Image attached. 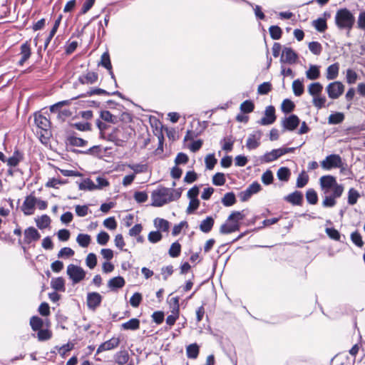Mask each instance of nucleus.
Instances as JSON below:
<instances>
[{"mask_svg":"<svg viewBox=\"0 0 365 365\" xmlns=\"http://www.w3.org/2000/svg\"><path fill=\"white\" fill-rule=\"evenodd\" d=\"M319 184L323 194L334 192L335 197H341L344 192L342 185L338 184L332 175H324L319 179Z\"/></svg>","mask_w":365,"mask_h":365,"instance_id":"f257e3e1","label":"nucleus"},{"mask_svg":"<svg viewBox=\"0 0 365 365\" xmlns=\"http://www.w3.org/2000/svg\"><path fill=\"white\" fill-rule=\"evenodd\" d=\"M335 23L340 29H346L348 33L352 29L355 23V17L353 14L347 9H341L336 13Z\"/></svg>","mask_w":365,"mask_h":365,"instance_id":"f03ea898","label":"nucleus"},{"mask_svg":"<svg viewBox=\"0 0 365 365\" xmlns=\"http://www.w3.org/2000/svg\"><path fill=\"white\" fill-rule=\"evenodd\" d=\"M171 194L170 188L160 187L153 191L151 194L152 205L161 207L170 202Z\"/></svg>","mask_w":365,"mask_h":365,"instance_id":"7ed1b4c3","label":"nucleus"},{"mask_svg":"<svg viewBox=\"0 0 365 365\" xmlns=\"http://www.w3.org/2000/svg\"><path fill=\"white\" fill-rule=\"evenodd\" d=\"M130 135L131 133L124 128H113L111 133L107 134L106 139L113 142L118 146H123V143L130 138Z\"/></svg>","mask_w":365,"mask_h":365,"instance_id":"20e7f679","label":"nucleus"},{"mask_svg":"<svg viewBox=\"0 0 365 365\" xmlns=\"http://www.w3.org/2000/svg\"><path fill=\"white\" fill-rule=\"evenodd\" d=\"M321 166L324 170H330L334 168H339L342 172L345 169V163L343 162L341 156L337 154L327 155L321 163Z\"/></svg>","mask_w":365,"mask_h":365,"instance_id":"39448f33","label":"nucleus"},{"mask_svg":"<svg viewBox=\"0 0 365 365\" xmlns=\"http://www.w3.org/2000/svg\"><path fill=\"white\" fill-rule=\"evenodd\" d=\"M66 274L73 284L83 281L86 277L85 270L80 266L70 264L67 267Z\"/></svg>","mask_w":365,"mask_h":365,"instance_id":"423d86ee","label":"nucleus"},{"mask_svg":"<svg viewBox=\"0 0 365 365\" xmlns=\"http://www.w3.org/2000/svg\"><path fill=\"white\" fill-rule=\"evenodd\" d=\"M34 121L36 126L41 129L40 139L41 142H43V139L47 140L50 128L49 120L41 114H36L35 115Z\"/></svg>","mask_w":365,"mask_h":365,"instance_id":"0eeeda50","label":"nucleus"},{"mask_svg":"<svg viewBox=\"0 0 365 365\" xmlns=\"http://www.w3.org/2000/svg\"><path fill=\"white\" fill-rule=\"evenodd\" d=\"M344 86L340 81L330 83L326 87V91L331 99L339 98L344 91Z\"/></svg>","mask_w":365,"mask_h":365,"instance_id":"6e6552de","label":"nucleus"},{"mask_svg":"<svg viewBox=\"0 0 365 365\" xmlns=\"http://www.w3.org/2000/svg\"><path fill=\"white\" fill-rule=\"evenodd\" d=\"M294 150V148H281L274 149L272 151L265 153L262 157V160L265 163H270L287 153H292Z\"/></svg>","mask_w":365,"mask_h":365,"instance_id":"1a4fd4ad","label":"nucleus"},{"mask_svg":"<svg viewBox=\"0 0 365 365\" xmlns=\"http://www.w3.org/2000/svg\"><path fill=\"white\" fill-rule=\"evenodd\" d=\"M276 120L275 109L272 106H269L264 111V116L259 120L258 123L262 125H271Z\"/></svg>","mask_w":365,"mask_h":365,"instance_id":"9d476101","label":"nucleus"},{"mask_svg":"<svg viewBox=\"0 0 365 365\" xmlns=\"http://www.w3.org/2000/svg\"><path fill=\"white\" fill-rule=\"evenodd\" d=\"M36 204V197L34 195L27 196L22 205V211L26 215H31L34 212Z\"/></svg>","mask_w":365,"mask_h":365,"instance_id":"9b49d317","label":"nucleus"},{"mask_svg":"<svg viewBox=\"0 0 365 365\" xmlns=\"http://www.w3.org/2000/svg\"><path fill=\"white\" fill-rule=\"evenodd\" d=\"M297 54L291 48H284L282 50L280 61L289 64H294L297 60Z\"/></svg>","mask_w":365,"mask_h":365,"instance_id":"f8f14e48","label":"nucleus"},{"mask_svg":"<svg viewBox=\"0 0 365 365\" xmlns=\"http://www.w3.org/2000/svg\"><path fill=\"white\" fill-rule=\"evenodd\" d=\"M24 242L26 244H31L33 242L38 241L41 235L38 231L34 227H29L24 230Z\"/></svg>","mask_w":365,"mask_h":365,"instance_id":"ddd939ff","label":"nucleus"},{"mask_svg":"<svg viewBox=\"0 0 365 365\" xmlns=\"http://www.w3.org/2000/svg\"><path fill=\"white\" fill-rule=\"evenodd\" d=\"M262 135V132L259 130L255 131L250 134L247 140V148L248 150H254L258 148L260 145Z\"/></svg>","mask_w":365,"mask_h":365,"instance_id":"4468645a","label":"nucleus"},{"mask_svg":"<svg viewBox=\"0 0 365 365\" xmlns=\"http://www.w3.org/2000/svg\"><path fill=\"white\" fill-rule=\"evenodd\" d=\"M299 123L300 120L296 115H291L282 120V125L284 129L292 131L297 128Z\"/></svg>","mask_w":365,"mask_h":365,"instance_id":"2eb2a0df","label":"nucleus"},{"mask_svg":"<svg viewBox=\"0 0 365 365\" xmlns=\"http://www.w3.org/2000/svg\"><path fill=\"white\" fill-rule=\"evenodd\" d=\"M102 297L98 292H91L87 295V306L90 309L95 310L101 303Z\"/></svg>","mask_w":365,"mask_h":365,"instance_id":"dca6fc26","label":"nucleus"},{"mask_svg":"<svg viewBox=\"0 0 365 365\" xmlns=\"http://www.w3.org/2000/svg\"><path fill=\"white\" fill-rule=\"evenodd\" d=\"M120 341L119 338H115V337L111 338L110 339L102 343L98 346V348L97 349V354L103 352V351H106L112 350V349L118 347L120 344Z\"/></svg>","mask_w":365,"mask_h":365,"instance_id":"f3484780","label":"nucleus"},{"mask_svg":"<svg viewBox=\"0 0 365 365\" xmlns=\"http://www.w3.org/2000/svg\"><path fill=\"white\" fill-rule=\"evenodd\" d=\"M284 200L294 205H300L303 200V195L301 192L294 191L285 196Z\"/></svg>","mask_w":365,"mask_h":365,"instance_id":"a211bd4d","label":"nucleus"},{"mask_svg":"<svg viewBox=\"0 0 365 365\" xmlns=\"http://www.w3.org/2000/svg\"><path fill=\"white\" fill-rule=\"evenodd\" d=\"M78 81L82 84H93L98 81V74L95 72H87L78 78Z\"/></svg>","mask_w":365,"mask_h":365,"instance_id":"6ab92c4d","label":"nucleus"},{"mask_svg":"<svg viewBox=\"0 0 365 365\" xmlns=\"http://www.w3.org/2000/svg\"><path fill=\"white\" fill-rule=\"evenodd\" d=\"M307 79L315 81L320 77V67L317 65H310L308 70L305 72Z\"/></svg>","mask_w":365,"mask_h":365,"instance_id":"aec40b11","label":"nucleus"},{"mask_svg":"<svg viewBox=\"0 0 365 365\" xmlns=\"http://www.w3.org/2000/svg\"><path fill=\"white\" fill-rule=\"evenodd\" d=\"M31 54V48L29 44L26 42L21 46V58L19 61L20 66H23L24 63L30 58Z\"/></svg>","mask_w":365,"mask_h":365,"instance_id":"412c9836","label":"nucleus"},{"mask_svg":"<svg viewBox=\"0 0 365 365\" xmlns=\"http://www.w3.org/2000/svg\"><path fill=\"white\" fill-rule=\"evenodd\" d=\"M154 226L157 231L168 232L170 228V222L163 218L157 217L153 221Z\"/></svg>","mask_w":365,"mask_h":365,"instance_id":"4be33fe9","label":"nucleus"},{"mask_svg":"<svg viewBox=\"0 0 365 365\" xmlns=\"http://www.w3.org/2000/svg\"><path fill=\"white\" fill-rule=\"evenodd\" d=\"M125 284V279L122 277H115L111 278L108 282V287L112 289L115 290L116 289L122 288L124 287Z\"/></svg>","mask_w":365,"mask_h":365,"instance_id":"5701e85b","label":"nucleus"},{"mask_svg":"<svg viewBox=\"0 0 365 365\" xmlns=\"http://www.w3.org/2000/svg\"><path fill=\"white\" fill-rule=\"evenodd\" d=\"M339 66L337 63H333L328 66L326 73V78L327 80H334L337 78L339 75Z\"/></svg>","mask_w":365,"mask_h":365,"instance_id":"b1692460","label":"nucleus"},{"mask_svg":"<svg viewBox=\"0 0 365 365\" xmlns=\"http://www.w3.org/2000/svg\"><path fill=\"white\" fill-rule=\"evenodd\" d=\"M323 86L319 82L312 83L307 88V91L312 97L322 94Z\"/></svg>","mask_w":365,"mask_h":365,"instance_id":"393cba45","label":"nucleus"},{"mask_svg":"<svg viewBox=\"0 0 365 365\" xmlns=\"http://www.w3.org/2000/svg\"><path fill=\"white\" fill-rule=\"evenodd\" d=\"M246 216L245 210L232 212L227 218V222L240 225V222Z\"/></svg>","mask_w":365,"mask_h":365,"instance_id":"a878e982","label":"nucleus"},{"mask_svg":"<svg viewBox=\"0 0 365 365\" xmlns=\"http://www.w3.org/2000/svg\"><path fill=\"white\" fill-rule=\"evenodd\" d=\"M240 230V225L227 222L221 225L220 232L222 234H230Z\"/></svg>","mask_w":365,"mask_h":365,"instance_id":"bb28decb","label":"nucleus"},{"mask_svg":"<svg viewBox=\"0 0 365 365\" xmlns=\"http://www.w3.org/2000/svg\"><path fill=\"white\" fill-rule=\"evenodd\" d=\"M99 64H101L102 66L108 69L111 76V78L115 79L114 74L112 71V66L110 60V56L108 52H105L103 53V55L101 56V63Z\"/></svg>","mask_w":365,"mask_h":365,"instance_id":"cd10ccee","label":"nucleus"},{"mask_svg":"<svg viewBox=\"0 0 365 365\" xmlns=\"http://www.w3.org/2000/svg\"><path fill=\"white\" fill-rule=\"evenodd\" d=\"M121 327L124 330H137L140 327V320L133 318L121 324Z\"/></svg>","mask_w":365,"mask_h":365,"instance_id":"c85d7f7f","label":"nucleus"},{"mask_svg":"<svg viewBox=\"0 0 365 365\" xmlns=\"http://www.w3.org/2000/svg\"><path fill=\"white\" fill-rule=\"evenodd\" d=\"M214 225V219L212 217H207L200 225V230L205 233L209 232Z\"/></svg>","mask_w":365,"mask_h":365,"instance_id":"c756f323","label":"nucleus"},{"mask_svg":"<svg viewBox=\"0 0 365 365\" xmlns=\"http://www.w3.org/2000/svg\"><path fill=\"white\" fill-rule=\"evenodd\" d=\"M51 287L55 291L64 292L65 291V281L63 277H56L51 279Z\"/></svg>","mask_w":365,"mask_h":365,"instance_id":"7c9ffc66","label":"nucleus"},{"mask_svg":"<svg viewBox=\"0 0 365 365\" xmlns=\"http://www.w3.org/2000/svg\"><path fill=\"white\" fill-rule=\"evenodd\" d=\"M23 159V156L18 150L15 151L11 157L8 158L6 162L10 167H16Z\"/></svg>","mask_w":365,"mask_h":365,"instance_id":"2f4dec72","label":"nucleus"},{"mask_svg":"<svg viewBox=\"0 0 365 365\" xmlns=\"http://www.w3.org/2000/svg\"><path fill=\"white\" fill-rule=\"evenodd\" d=\"M76 242L81 247H87L91 242V237L88 234H78L76 237Z\"/></svg>","mask_w":365,"mask_h":365,"instance_id":"473e14b6","label":"nucleus"},{"mask_svg":"<svg viewBox=\"0 0 365 365\" xmlns=\"http://www.w3.org/2000/svg\"><path fill=\"white\" fill-rule=\"evenodd\" d=\"M324 198L322 201V205L325 207H334L336 202L335 200L336 198L339 197H335L334 195V192H330L329 194H324Z\"/></svg>","mask_w":365,"mask_h":365,"instance_id":"72a5a7b5","label":"nucleus"},{"mask_svg":"<svg viewBox=\"0 0 365 365\" xmlns=\"http://www.w3.org/2000/svg\"><path fill=\"white\" fill-rule=\"evenodd\" d=\"M187 356L190 359H196L199 354V346L197 344H192L186 348Z\"/></svg>","mask_w":365,"mask_h":365,"instance_id":"f704fd0d","label":"nucleus"},{"mask_svg":"<svg viewBox=\"0 0 365 365\" xmlns=\"http://www.w3.org/2000/svg\"><path fill=\"white\" fill-rule=\"evenodd\" d=\"M292 89L296 96H300L304 93V85L302 81L296 79L292 82Z\"/></svg>","mask_w":365,"mask_h":365,"instance_id":"c9c22d12","label":"nucleus"},{"mask_svg":"<svg viewBox=\"0 0 365 365\" xmlns=\"http://www.w3.org/2000/svg\"><path fill=\"white\" fill-rule=\"evenodd\" d=\"M50 217L46 215H43L40 217L36 219V225L41 230L48 227L50 225Z\"/></svg>","mask_w":365,"mask_h":365,"instance_id":"e433bc0d","label":"nucleus"},{"mask_svg":"<svg viewBox=\"0 0 365 365\" xmlns=\"http://www.w3.org/2000/svg\"><path fill=\"white\" fill-rule=\"evenodd\" d=\"M326 102H327V98L322 94L314 96L312 98V104L317 109H321V108L325 107Z\"/></svg>","mask_w":365,"mask_h":365,"instance_id":"4c0bfd02","label":"nucleus"},{"mask_svg":"<svg viewBox=\"0 0 365 365\" xmlns=\"http://www.w3.org/2000/svg\"><path fill=\"white\" fill-rule=\"evenodd\" d=\"M312 25L319 32H324L327 29V21L323 18H319L313 21Z\"/></svg>","mask_w":365,"mask_h":365,"instance_id":"58836bf2","label":"nucleus"},{"mask_svg":"<svg viewBox=\"0 0 365 365\" xmlns=\"http://www.w3.org/2000/svg\"><path fill=\"white\" fill-rule=\"evenodd\" d=\"M344 119V115L342 113H334L331 114L328 118V123L331 125L339 124Z\"/></svg>","mask_w":365,"mask_h":365,"instance_id":"ea45409f","label":"nucleus"},{"mask_svg":"<svg viewBox=\"0 0 365 365\" xmlns=\"http://www.w3.org/2000/svg\"><path fill=\"white\" fill-rule=\"evenodd\" d=\"M234 142L235 140L231 136L224 138L221 141L222 150L226 152H230L232 150Z\"/></svg>","mask_w":365,"mask_h":365,"instance_id":"a19ab883","label":"nucleus"},{"mask_svg":"<svg viewBox=\"0 0 365 365\" xmlns=\"http://www.w3.org/2000/svg\"><path fill=\"white\" fill-rule=\"evenodd\" d=\"M222 204L226 207L233 205L236 202L235 195L233 192L226 193L222 199Z\"/></svg>","mask_w":365,"mask_h":365,"instance_id":"79ce46f5","label":"nucleus"},{"mask_svg":"<svg viewBox=\"0 0 365 365\" xmlns=\"http://www.w3.org/2000/svg\"><path fill=\"white\" fill-rule=\"evenodd\" d=\"M306 198L307 202L311 205H315L318 201L317 192L314 189H309L306 192Z\"/></svg>","mask_w":365,"mask_h":365,"instance_id":"37998d69","label":"nucleus"},{"mask_svg":"<svg viewBox=\"0 0 365 365\" xmlns=\"http://www.w3.org/2000/svg\"><path fill=\"white\" fill-rule=\"evenodd\" d=\"M78 187L81 190H96V184L91 179L86 178L79 184Z\"/></svg>","mask_w":365,"mask_h":365,"instance_id":"c03bdc74","label":"nucleus"},{"mask_svg":"<svg viewBox=\"0 0 365 365\" xmlns=\"http://www.w3.org/2000/svg\"><path fill=\"white\" fill-rule=\"evenodd\" d=\"M43 324V320L38 317L34 316L30 319V325L34 331L41 329Z\"/></svg>","mask_w":365,"mask_h":365,"instance_id":"a18cd8bd","label":"nucleus"},{"mask_svg":"<svg viewBox=\"0 0 365 365\" xmlns=\"http://www.w3.org/2000/svg\"><path fill=\"white\" fill-rule=\"evenodd\" d=\"M309 51L314 55L319 56L322 51V46L317 41H312L308 45Z\"/></svg>","mask_w":365,"mask_h":365,"instance_id":"49530a36","label":"nucleus"},{"mask_svg":"<svg viewBox=\"0 0 365 365\" xmlns=\"http://www.w3.org/2000/svg\"><path fill=\"white\" fill-rule=\"evenodd\" d=\"M290 171L286 167L280 168L277 173V178L282 181H287L290 177Z\"/></svg>","mask_w":365,"mask_h":365,"instance_id":"de8ad7c7","label":"nucleus"},{"mask_svg":"<svg viewBox=\"0 0 365 365\" xmlns=\"http://www.w3.org/2000/svg\"><path fill=\"white\" fill-rule=\"evenodd\" d=\"M101 118L103 120L111 123H115L118 119V118L115 115L111 114V113L108 110L101 111Z\"/></svg>","mask_w":365,"mask_h":365,"instance_id":"09e8293b","label":"nucleus"},{"mask_svg":"<svg viewBox=\"0 0 365 365\" xmlns=\"http://www.w3.org/2000/svg\"><path fill=\"white\" fill-rule=\"evenodd\" d=\"M217 162V160L213 153L207 155L205 158L206 168L208 170H212Z\"/></svg>","mask_w":365,"mask_h":365,"instance_id":"8fccbe9b","label":"nucleus"},{"mask_svg":"<svg viewBox=\"0 0 365 365\" xmlns=\"http://www.w3.org/2000/svg\"><path fill=\"white\" fill-rule=\"evenodd\" d=\"M181 245L178 242H173L169 250V255L172 257H177L180 255Z\"/></svg>","mask_w":365,"mask_h":365,"instance_id":"3c124183","label":"nucleus"},{"mask_svg":"<svg viewBox=\"0 0 365 365\" xmlns=\"http://www.w3.org/2000/svg\"><path fill=\"white\" fill-rule=\"evenodd\" d=\"M359 197V192L354 188H351L349 190L348 195V203L351 205H355Z\"/></svg>","mask_w":365,"mask_h":365,"instance_id":"603ef678","label":"nucleus"},{"mask_svg":"<svg viewBox=\"0 0 365 365\" xmlns=\"http://www.w3.org/2000/svg\"><path fill=\"white\" fill-rule=\"evenodd\" d=\"M309 181V176L304 173H301L297 179V187H304Z\"/></svg>","mask_w":365,"mask_h":365,"instance_id":"864d4df0","label":"nucleus"},{"mask_svg":"<svg viewBox=\"0 0 365 365\" xmlns=\"http://www.w3.org/2000/svg\"><path fill=\"white\" fill-rule=\"evenodd\" d=\"M127 166L136 174L145 173L148 169L147 165L145 164H128Z\"/></svg>","mask_w":365,"mask_h":365,"instance_id":"5fc2aeb1","label":"nucleus"},{"mask_svg":"<svg viewBox=\"0 0 365 365\" xmlns=\"http://www.w3.org/2000/svg\"><path fill=\"white\" fill-rule=\"evenodd\" d=\"M255 108L254 103L251 101H245L240 105V110L245 113H249L253 111Z\"/></svg>","mask_w":365,"mask_h":365,"instance_id":"6e6d98bb","label":"nucleus"},{"mask_svg":"<svg viewBox=\"0 0 365 365\" xmlns=\"http://www.w3.org/2000/svg\"><path fill=\"white\" fill-rule=\"evenodd\" d=\"M226 182L225 175L222 173H217L212 177V183L217 186L223 185Z\"/></svg>","mask_w":365,"mask_h":365,"instance_id":"4d7b16f0","label":"nucleus"},{"mask_svg":"<svg viewBox=\"0 0 365 365\" xmlns=\"http://www.w3.org/2000/svg\"><path fill=\"white\" fill-rule=\"evenodd\" d=\"M52 333L48 329H39L37 333V337L39 341H46L51 338Z\"/></svg>","mask_w":365,"mask_h":365,"instance_id":"13d9d810","label":"nucleus"},{"mask_svg":"<svg viewBox=\"0 0 365 365\" xmlns=\"http://www.w3.org/2000/svg\"><path fill=\"white\" fill-rule=\"evenodd\" d=\"M109 235L104 231L99 232L96 237L97 242L101 245H106L109 241Z\"/></svg>","mask_w":365,"mask_h":365,"instance_id":"bf43d9fd","label":"nucleus"},{"mask_svg":"<svg viewBox=\"0 0 365 365\" xmlns=\"http://www.w3.org/2000/svg\"><path fill=\"white\" fill-rule=\"evenodd\" d=\"M282 29L278 26H272L269 28V34L272 39H279L282 36Z\"/></svg>","mask_w":365,"mask_h":365,"instance_id":"052dcab7","label":"nucleus"},{"mask_svg":"<svg viewBox=\"0 0 365 365\" xmlns=\"http://www.w3.org/2000/svg\"><path fill=\"white\" fill-rule=\"evenodd\" d=\"M163 238V235L159 231H152L148 235V239L151 243L160 242Z\"/></svg>","mask_w":365,"mask_h":365,"instance_id":"680f3d73","label":"nucleus"},{"mask_svg":"<svg viewBox=\"0 0 365 365\" xmlns=\"http://www.w3.org/2000/svg\"><path fill=\"white\" fill-rule=\"evenodd\" d=\"M294 108V104L292 101H290L289 99H285L283 101V102L282 103V110L284 113H290L293 110Z\"/></svg>","mask_w":365,"mask_h":365,"instance_id":"e2e57ef3","label":"nucleus"},{"mask_svg":"<svg viewBox=\"0 0 365 365\" xmlns=\"http://www.w3.org/2000/svg\"><path fill=\"white\" fill-rule=\"evenodd\" d=\"M86 264L90 269H93L97 264V257L94 253H89L86 259Z\"/></svg>","mask_w":365,"mask_h":365,"instance_id":"0e129e2a","label":"nucleus"},{"mask_svg":"<svg viewBox=\"0 0 365 365\" xmlns=\"http://www.w3.org/2000/svg\"><path fill=\"white\" fill-rule=\"evenodd\" d=\"M74 255V251L70 247H63L58 253V258H68Z\"/></svg>","mask_w":365,"mask_h":365,"instance_id":"69168bd1","label":"nucleus"},{"mask_svg":"<svg viewBox=\"0 0 365 365\" xmlns=\"http://www.w3.org/2000/svg\"><path fill=\"white\" fill-rule=\"evenodd\" d=\"M357 73L351 68L346 70V79L349 84L354 83L357 80Z\"/></svg>","mask_w":365,"mask_h":365,"instance_id":"338daca9","label":"nucleus"},{"mask_svg":"<svg viewBox=\"0 0 365 365\" xmlns=\"http://www.w3.org/2000/svg\"><path fill=\"white\" fill-rule=\"evenodd\" d=\"M142 301V295L139 292H135L130 299V304L133 307H138Z\"/></svg>","mask_w":365,"mask_h":365,"instance_id":"774afa93","label":"nucleus"}]
</instances>
